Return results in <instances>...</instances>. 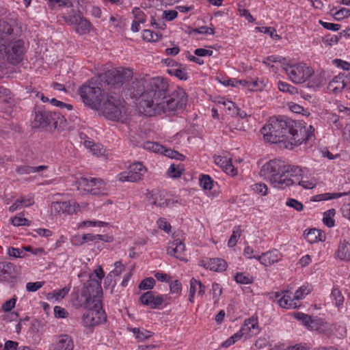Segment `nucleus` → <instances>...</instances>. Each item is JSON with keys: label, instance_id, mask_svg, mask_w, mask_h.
Returning <instances> with one entry per match:
<instances>
[{"label": "nucleus", "instance_id": "38", "mask_svg": "<svg viewBox=\"0 0 350 350\" xmlns=\"http://www.w3.org/2000/svg\"><path fill=\"white\" fill-rule=\"evenodd\" d=\"M161 152L163 153L165 156L171 159H175L179 161H183L185 159V157L183 154L174 150L167 149L164 148L163 151Z\"/></svg>", "mask_w": 350, "mask_h": 350}, {"label": "nucleus", "instance_id": "17", "mask_svg": "<svg viewBox=\"0 0 350 350\" xmlns=\"http://www.w3.org/2000/svg\"><path fill=\"white\" fill-rule=\"evenodd\" d=\"M185 245L180 239H175L167 247V254L182 260L185 251Z\"/></svg>", "mask_w": 350, "mask_h": 350}, {"label": "nucleus", "instance_id": "59", "mask_svg": "<svg viewBox=\"0 0 350 350\" xmlns=\"http://www.w3.org/2000/svg\"><path fill=\"white\" fill-rule=\"evenodd\" d=\"M157 225L160 229L163 230L167 233H169L171 230V225L166 221L165 218H160L157 221Z\"/></svg>", "mask_w": 350, "mask_h": 350}, {"label": "nucleus", "instance_id": "49", "mask_svg": "<svg viewBox=\"0 0 350 350\" xmlns=\"http://www.w3.org/2000/svg\"><path fill=\"white\" fill-rule=\"evenodd\" d=\"M234 280L237 283L244 284H251L253 282L252 278L245 275L243 273H237L234 276Z\"/></svg>", "mask_w": 350, "mask_h": 350}, {"label": "nucleus", "instance_id": "23", "mask_svg": "<svg viewBox=\"0 0 350 350\" xmlns=\"http://www.w3.org/2000/svg\"><path fill=\"white\" fill-rule=\"evenodd\" d=\"M150 200L152 204L159 207H164L168 204V200L165 198L164 192L153 191L150 196Z\"/></svg>", "mask_w": 350, "mask_h": 350}, {"label": "nucleus", "instance_id": "55", "mask_svg": "<svg viewBox=\"0 0 350 350\" xmlns=\"http://www.w3.org/2000/svg\"><path fill=\"white\" fill-rule=\"evenodd\" d=\"M286 206L293 208L297 211H301L304 208L303 204L298 200L293 198L288 199L286 202Z\"/></svg>", "mask_w": 350, "mask_h": 350}, {"label": "nucleus", "instance_id": "48", "mask_svg": "<svg viewBox=\"0 0 350 350\" xmlns=\"http://www.w3.org/2000/svg\"><path fill=\"white\" fill-rule=\"evenodd\" d=\"M331 295L336 301L335 305L337 307H339L342 304L344 301V297L338 288H333Z\"/></svg>", "mask_w": 350, "mask_h": 350}, {"label": "nucleus", "instance_id": "7", "mask_svg": "<svg viewBox=\"0 0 350 350\" xmlns=\"http://www.w3.org/2000/svg\"><path fill=\"white\" fill-rule=\"evenodd\" d=\"M83 103L90 108L98 110L100 104L106 98L107 94L101 90L96 82L88 81L79 89Z\"/></svg>", "mask_w": 350, "mask_h": 350}, {"label": "nucleus", "instance_id": "11", "mask_svg": "<svg viewBox=\"0 0 350 350\" xmlns=\"http://www.w3.org/2000/svg\"><path fill=\"white\" fill-rule=\"evenodd\" d=\"M5 53L1 58H6L12 64L19 63L23 59L24 42L22 40H18L12 43L9 41L7 49H5Z\"/></svg>", "mask_w": 350, "mask_h": 350}, {"label": "nucleus", "instance_id": "24", "mask_svg": "<svg viewBox=\"0 0 350 350\" xmlns=\"http://www.w3.org/2000/svg\"><path fill=\"white\" fill-rule=\"evenodd\" d=\"M345 86V82L344 81L343 76L338 75L329 83L327 88L334 93H338L343 90Z\"/></svg>", "mask_w": 350, "mask_h": 350}, {"label": "nucleus", "instance_id": "16", "mask_svg": "<svg viewBox=\"0 0 350 350\" xmlns=\"http://www.w3.org/2000/svg\"><path fill=\"white\" fill-rule=\"evenodd\" d=\"M254 258L258 259L262 265L267 267L278 262L281 258V254L277 250H274L263 253L261 256H254Z\"/></svg>", "mask_w": 350, "mask_h": 350}, {"label": "nucleus", "instance_id": "5", "mask_svg": "<svg viewBox=\"0 0 350 350\" xmlns=\"http://www.w3.org/2000/svg\"><path fill=\"white\" fill-rule=\"evenodd\" d=\"M97 111L111 121L124 122L126 120L127 108L125 101L114 95L107 94Z\"/></svg>", "mask_w": 350, "mask_h": 350}, {"label": "nucleus", "instance_id": "41", "mask_svg": "<svg viewBox=\"0 0 350 350\" xmlns=\"http://www.w3.org/2000/svg\"><path fill=\"white\" fill-rule=\"evenodd\" d=\"M242 230H241L240 226H236L232 232V234L231 235L228 245L230 247H232L236 245L238 239L241 235Z\"/></svg>", "mask_w": 350, "mask_h": 350}, {"label": "nucleus", "instance_id": "64", "mask_svg": "<svg viewBox=\"0 0 350 350\" xmlns=\"http://www.w3.org/2000/svg\"><path fill=\"white\" fill-rule=\"evenodd\" d=\"M43 286V282H28L26 284L27 291L29 292H35L40 289Z\"/></svg>", "mask_w": 350, "mask_h": 350}, {"label": "nucleus", "instance_id": "60", "mask_svg": "<svg viewBox=\"0 0 350 350\" xmlns=\"http://www.w3.org/2000/svg\"><path fill=\"white\" fill-rule=\"evenodd\" d=\"M16 302V298L13 297L3 303L1 308L4 312H10L12 308L15 307Z\"/></svg>", "mask_w": 350, "mask_h": 350}, {"label": "nucleus", "instance_id": "15", "mask_svg": "<svg viewBox=\"0 0 350 350\" xmlns=\"http://www.w3.org/2000/svg\"><path fill=\"white\" fill-rule=\"evenodd\" d=\"M200 265L208 269L211 271H225L227 267L226 262L221 258H210L206 260H202Z\"/></svg>", "mask_w": 350, "mask_h": 350}, {"label": "nucleus", "instance_id": "39", "mask_svg": "<svg viewBox=\"0 0 350 350\" xmlns=\"http://www.w3.org/2000/svg\"><path fill=\"white\" fill-rule=\"evenodd\" d=\"M161 34L159 33H154L152 31L146 29L144 31L143 39L148 42H156L160 40Z\"/></svg>", "mask_w": 350, "mask_h": 350}, {"label": "nucleus", "instance_id": "52", "mask_svg": "<svg viewBox=\"0 0 350 350\" xmlns=\"http://www.w3.org/2000/svg\"><path fill=\"white\" fill-rule=\"evenodd\" d=\"M169 73L174 75L181 80L187 79V73L184 70L179 68H172L169 70Z\"/></svg>", "mask_w": 350, "mask_h": 350}, {"label": "nucleus", "instance_id": "10", "mask_svg": "<svg viewBox=\"0 0 350 350\" xmlns=\"http://www.w3.org/2000/svg\"><path fill=\"white\" fill-rule=\"evenodd\" d=\"M87 312L83 314L82 323L86 327L96 326L106 320V314L102 308L101 301H96L88 307Z\"/></svg>", "mask_w": 350, "mask_h": 350}, {"label": "nucleus", "instance_id": "56", "mask_svg": "<svg viewBox=\"0 0 350 350\" xmlns=\"http://www.w3.org/2000/svg\"><path fill=\"white\" fill-rule=\"evenodd\" d=\"M4 94L5 96L3 98V101L9 105H14V99L12 96L10 95V92L8 89H5L3 88H0V94Z\"/></svg>", "mask_w": 350, "mask_h": 350}, {"label": "nucleus", "instance_id": "63", "mask_svg": "<svg viewBox=\"0 0 350 350\" xmlns=\"http://www.w3.org/2000/svg\"><path fill=\"white\" fill-rule=\"evenodd\" d=\"M133 13L135 19L139 23H144L146 21V16L144 12L138 8H135L133 10Z\"/></svg>", "mask_w": 350, "mask_h": 350}, {"label": "nucleus", "instance_id": "28", "mask_svg": "<svg viewBox=\"0 0 350 350\" xmlns=\"http://www.w3.org/2000/svg\"><path fill=\"white\" fill-rule=\"evenodd\" d=\"M52 206L57 210L58 208L65 210L68 213L72 214L77 211L76 210V204L74 202L73 205H71L70 202H53L52 203Z\"/></svg>", "mask_w": 350, "mask_h": 350}, {"label": "nucleus", "instance_id": "50", "mask_svg": "<svg viewBox=\"0 0 350 350\" xmlns=\"http://www.w3.org/2000/svg\"><path fill=\"white\" fill-rule=\"evenodd\" d=\"M256 29H258L260 32L269 34L271 36V38L273 39L278 40L280 38V36H278L277 33H275V29L273 27H256Z\"/></svg>", "mask_w": 350, "mask_h": 350}, {"label": "nucleus", "instance_id": "32", "mask_svg": "<svg viewBox=\"0 0 350 350\" xmlns=\"http://www.w3.org/2000/svg\"><path fill=\"white\" fill-rule=\"evenodd\" d=\"M14 272V266L10 262H0V277L10 275Z\"/></svg>", "mask_w": 350, "mask_h": 350}, {"label": "nucleus", "instance_id": "46", "mask_svg": "<svg viewBox=\"0 0 350 350\" xmlns=\"http://www.w3.org/2000/svg\"><path fill=\"white\" fill-rule=\"evenodd\" d=\"M200 184L204 189L210 190L213 187V181L208 175H203L200 179Z\"/></svg>", "mask_w": 350, "mask_h": 350}, {"label": "nucleus", "instance_id": "2", "mask_svg": "<svg viewBox=\"0 0 350 350\" xmlns=\"http://www.w3.org/2000/svg\"><path fill=\"white\" fill-rule=\"evenodd\" d=\"M169 84L162 77H150L148 80L146 90L148 104L145 115L168 113L182 110L187 104V95L185 90L178 88L172 93H167Z\"/></svg>", "mask_w": 350, "mask_h": 350}, {"label": "nucleus", "instance_id": "21", "mask_svg": "<svg viewBox=\"0 0 350 350\" xmlns=\"http://www.w3.org/2000/svg\"><path fill=\"white\" fill-rule=\"evenodd\" d=\"M304 236L307 241L310 243L323 241L325 239V234L322 231L315 228L310 229L308 232H305Z\"/></svg>", "mask_w": 350, "mask_h": 350}, {"label": "nucleus", "instance_id": "27", "mask_svg": "<svg viewBox=\"0 0 350 350\" xmlns=\"http://www.w3.org/2000/svg\"><path fill=\"white\" fill-rule=\"evenodd\" d=\"M129 329L130 332H132L135 335V338L139 341H144L145 340H148L150 338H151L153 335L152 332L144 329H141L140 328L131 327L129 328Z\"/></svg>", "mask_w": 350, "mask_h": 350}, {"label": "nucleus", "instance_id": "54", "mask_svg": "<svg viewBox=\"0 0 350 350\" xmlns=\"http://www.w3.org/2000/svg\"><path fill=\"white\" fill-rule=\"evenodd\" d=\"M252 189L257 193L265 196L267 193V187L264 183H257L252 185Z\"/></svg>", "mask_w": 350, "mask_h": 350}, {"label": "nucleus", "instance_id": "13", "mask_svg": "<svg viewBox=\"0 0 350 350\" xmlns=\"http://www.w3.org/2000/svg\"><path fill=\"white\" fill-rule=\"evenodd\" d=\"M259 332L258 321L254 317L246 319L241 329L237 333L239 335V338L245 336V338H250L256 335Z\"/></svg>", "mask_w": 350, "mask_h": 350}, {"label": "nucleus", "instance_id": "61", "mask_svg": "<svg viewBox=\"0 0 350 350\" xmlns=\"http://www.w3.org/2000/svg\"><path fill=\"white\" fill-rule=\"evenodd\" d=\"M310 291L306 286H301L298 290L296 291L294 298L297 300L301 299L304 295H308Z\"/></svg>", "mask_w": 350, "mask_h": 350}, {"label": "nucleus", "instance_id": "12", "mask_svg": "<svg viewBox=\"0 0 350 350\" xmlns=\"http://www.w3.org/2000/svg\"><path fill=\"white\" fill-rule=\"evenodd\" d=\"M146 172V168L140 162L130 165L129 172L121 174L120 180L122 181L136 182L141 180Z\"/></svg>", "mask_w": 350, "mask_h": 350}, {"label": "nucleus", "instance_id": "18", "mask_svg": "<svg viewBox=\"0 0 350 350\" xmlns=\"http://www.w3.org/2000/svg\"><path fill=\"white\" fill-rule=\"evenodd\" d=\"M97 183L103 185L101 179L92 178L88 180L86 178H80L76 181V185L78 190H83L84 193H90L92 187L97 185Z\"/></svg>", "mask_w": 350, "mask_h": 350}, {"label": "nucleus", "instance_id": "42", "mask_svg": "<svg viewBox=\"0 0 350 350\" xmlns=\"http://www.w3.org/2000/svg\"><path fill=\"white\" fill-rule=\"evenodd\" d=\"M278 86L279 90L284 92H288L291 94H295L298 92L297 89L296 88L285 82L279 81L278 83Z\"/></svg>", "mask_w": 350, "mask_h": 350}, {"label": "nucleus", "instance_id": "29", "mask_svg": "<svg viewBox=\"0 0 350 350\" xmlns=\"http://www.w3.org/2000/svg\"><path fill=\"white\" fill-rule=\"evenodd\" d=\"M335 10H336L335 8H332L330 10V14H331V15H332L334 16V18L336 21H341L344 18H348L350 16V10L349 9H347L345 8H342L339 10L334 12Z\"/></svg>", "mask_w": 350, "mask_h": 350}, {"label": "nucleus", "instance_id": "62", "mask_svg": "<svg viewBox=\"0 0 350 350\" xmlns=\"http://www.w3.org/2000/svg\"><path fill=\"white\" fill-rule=\"evenodd\" d=\"M319 23L326 29L332 31H338L341 27L340 24L323 22L321 20L319 21Z\"/></svg>", "mask_w": 350, "mask_h": 350}, {"label": "nucleus", "instance_id": "34", "mask_svg": "<svg viewBox=\"0 0 350 350\" xmlns=\"http://www.w3.org/2000/svg\"><path fill=\"white\" fill-rule=\"evenodd\" d=\"M336 211L334 208L325 211L323 214V221L325 226L329 228L334 226V220L332 217L335 215Z\"/></svg>", "mask_w": 350, "mask_h": 350}, {"label": "nucleus", "instance_id": "58", "mask_svg": "<svg viewBox=\"0 0 350 350\" xmlns=\"http://www.w3.org/2000/svg\"><path fill=\"white\" fill-rule=\"evenodd\" d=\"M222 169L226 174L231 176H235L237 174V169L232 164L231 159L228 161V163H226V165H225Z\"/></svg>", "mask_w": 350, "mask_h": 350}, {"label": "nucleus", "instance_id": "40", "mask_svg": "<svg viewBox=\"0 0 350 350\" xmlns=\"http://www.w3.org/2000/svg\"><path fill=\"white\" fill-rule=\"evenodd\" d=\"M184 169L181 165L176 166L172 164L167 171V174L172 178H179L183 174Z\"/></svg>", "mask_w": 350, "mask_h": 350}, {"label": "nucleus", "instance_id": "36", "mask_svg": "<svg viewBox=\"0 0 350 350\" xmlns=\"http://www.w3.org/2000/svg\"><path fill=\"white\" fill-rule=\"evenodd\" d=\"M308 84L310 88H317L325 84V79L321 74L316 75Z\"/></svg>", "mask_w": 350, "mask_h": 350}, {"label": "nucleus", "instance_id": "6", "mask_svg": "<svg viewBox=\"0 0 350 350\" xmlns=\"http://www.w3.org/2000/svg\"><path fill=\"white\" fill-rule=\"evenodd\" d=\"M33 128L44 129L47 131L57 129L64 131L68 125L64 115L59 111H38L35 113L32 122Z\"/></svg>", "mask_w": 350, "mask_h": 350}, {"label": "nucleus", "instance_id": "44", "mask_svg": "<svg viewBox=\"0 0 350 350\" xmlns=\"http://www.w3.org/2000/svg\"><path fill=\"white\" fill-rule=\"evenodd\" d=\"M212 293L214 304H217L219 300V297L222 293V288L220 284L214 282L212 285Z\"/></svg>", "mask_w": 350, "mask_h": 350}, {"label": "nucleus", "instance_id": "20", "mask_svg": "<svg viewBox=\"0 0 350 350\" xmlns=\"http://www.w3.org/2000/svg\"><path fill=\"white\" fill-rule=\"evenodd\" d=\"M72 13H63V18L67 23L75 25V27L79 26V23L84 20L85 18L82 16L80 11H75L72 10Z\"/></svg>", "mask_w": 350, "mask_h": 350}, {"label": "nucleus", "instance_id": "31", "mask_svg": "<svg viewBox=\"0 0 350 350\" xmlns=\"http://www.w3.org/2000/svg\"><path fill=\"white\" fill-rule=\"evenodd\" d=\"M349 194V192H344V193H334L333 194H331V193H323V194H319V195H317L313 197L314 198V201H321V200H330V199H332V198H338L339 197H341V196H345V195H347Z\"/></svg>", "mask_w": 350, "mask_h": 350}, {"label": "nucleus", "instance_id": "53", "mask_svg": "<svg viewBox=\"0 0 350 350\" xmlns=\"http://www.w3.org/2000/svg\"><path fill=\"white\" fill-rule=\"evenodd\" d=\"M49 5L53 8L55 3L58 4L59 7H66L70 8L72 6V3L70 0H48Z\"/></svg>", "mask_w": 350, "mask_h": 350}, {"label": "nucleus", "instance_id": "3", "mask_svg": "<svg viewBox=\"0 0 350 350\" xmlns=\"http://www.w3.org/2000/svg\"><path fill=\"white\" fill-rule=\"evenodd\" d=\"M150 76L146 75L133 79V71L129 68H120L109 70L99 75L100 82L105 87L119 88L126 84L128 94L131 97L137 99V107L141 113L145 114L146 107L148 103L146 90Z\"/></svg>", "mask_w": 350, "mask_h": 350}, {"label": "nucleus", "instance_id": "25", "mask_svg": "<svg viewBox=\"0 0 350 350\" xmlns=\"http://www.w3.org/2000/svg\"><path fill=\"white\" fill-rule=\"evenodd\" d=\"M337 256L340 260L350 261V243L346 241L340 243L337 250Z\"/></svg>", "mask_w": 350, "mask_h": 350}, {"label": "nucleus", "instance_id": "47", "mask_svg": "<svg viewBox=\"0 0 350 350\" xmlns=\"http://www.w3.org/2000/svg\"><path fill=\"white\" fill-rule=\"evenodd\" d=\"M281 295H282V293H280L279 292L275 293V298H277V299L278 298V302L280 307L284 308H290L295 306V303H292V302L287 301L286 299H285V297H284L283 296L280 297Z\"/></svg>", "mask_w": 350, "mask_h": 350}, {"label": "nucleus", "instance_id": "43", "mask_svg": "<svg viewBox=\"0 0 350 350\" xmlns=\"http://www.w3.org/2000/svg\"><path fill=\"white\" fill-rule=\"evenodd\" d=\"M143 147L144 149L151 150L154 152H161L164 149V147L158 143L152 142H146L144 143Z\"/></svg>", "mask_w": 350, "mask_h": 350}, {"label": "nucleus", "instance_id": "14", "mask_svg": "<svg viewBox=\"0 0 350 350\" xmlns=\"http://www.w3.org/2000/svg\"><path fill=\"white\" fill-rule=\"evenodd\" d=\"M140 301L146 306H149L151 308H158L163 302L164 297L162 295H154L153 291H147L139 297Z\"/></svg>", "mask_w": 350, "mask_h": 350}, {"label": "nucleus", "instance_id": "1", "mask_svg": "<svg viewBox=\"0 0 350 350\" xmlns=\"http://www.w3.org/2000/svg\"><path fill=\"white\" fill-rule=\"evenodd\" d=\"M302 121H295L286 116L271 118L261 133L265 139L272 144H278L280 148L293 149L295 146L307 142L313 135L314 129L310 126L308 131Z\"/></svg>", "mask_w": 350, "mask_h": 350}, {"label": "nucleus", "instance_id": "51", "mask_svg": "<svg viewBox=\"0 0 350 350\" xmlns=\"http://www.w3.org/2000/svg\"><path fill=\"white\" fill-rule=\"evenodd\" d=\"M12 224L15 226H29L31 221L25 217L16 216L12 219Z\"/></svg>", "mask_w": 350, "mask_h": 350}, {"label": "nucleus", "instance_id": "8", "mask_svg": "<svg viewBox=\"0 0 350 350\" xmlns=\"http://www.w3.org/2000/svg\"><path fill=\"white\" fill-rule=\"evenodd\" d=\"M82 297H84L83 303L78 304V306L90 307L91 304H96V301H101L100 297L103 295V290L100 282L90 276V279L84 284L81 291Z\"/></svg>", "mask_w": 350, "mask_h": 350}, {"label": "nucleus", "instance_id": "22", "mask_svg": "<svg viewBox=\"0 0 350 350\" xmlns=\"http://www.w3.org/2000/svg\"><path fill=\"white\" fill-rule=\"evenodd\" d=\"M34 204L33 198L31 196L21 197L17 199L14 203L10 207L12 212L21 209L23 207H27Z\"/></svg>", "mask_w": 350, "mask_h": 350}, {"label": "nucleus", "instance_id": "33", "mask_svg": "<svg viewBox=\"0 0 350 350\" xmlns=\"http://www.w3.org/2000/svg\"><path fill=\"white\" fill-rule=\"evenodd\" d=\"M219 104L222 105L231 116H235L236 113H239V108L232 101L224 100V99L222 98V101L219 100Z\"/></svg>", "mask_w": 350, "mask_h": 350}, {"label": "nucleus", "instance_id": "57", "mask_svg": "<svg viewBox=\"0 0 350 350\" xmlns=\"http://www.w3.org/2000/svg\"><path fill=\"white\" fill-rule=\"evenodd\" d=\"M264 87V84L262 81H258V80L255 81H249L248 84V90L250 91H258L261 90Z\"/></svg>", "mask_w": 350, "mask_h": 350}, {"label": "nucleus", "instance_id": "35", "mask_svg": "<svg viewBox=\"0 0 350 350\" xmlns=\"http://www.w3.org/2000/svg\"><path fill=\"white\" fill-rule=\"evenodd\" d=\"M92 25L86 18L79 23V26L75 27V31L80 35L85 34L90 32Z\"/></svg>", "mask_w": 350, "mask_h": 350}, {"label": "nucleus", "instance_id": "45", "mask_svg": "<svg viewBox=\"0 0 350 350\" xmlns=\"http://www.w3.org/2000/svg\"><path fill=\"white\" fill-rule=\"evenodd\" d=\"M154 284L155 280L154 278H147L140 282L139 288L140 290H150L154 287Z\"/></svg>", "mask_w": 350, "mask_h": 350}, {"label": "nucleus", "instance_id": "4", "mask_svg": "<svg viewBox=\"0 0 350 350\" xmlns=\"http://www.w3.org/2000/svg\"><path fill=\"white\" fill-rule=\"evenodd\" d=\"M260 175L269 180L274 187L284 189L299 180L302 170L299 167L285 165L284 162L273 159L262 165Z\"/></svg>", "mask_w": 350, "mask_h": 350}, {"label": "nucleus", "instance_id": "9", "mask_svg": "<svg viewBox=\"0 0 350 350\" xmlns=\"http://www.w3.org/2000/svg\"><path fill=\"white\" fill-rule=\"evenodd\" d=\"M282 68L290 79L295 83H303L314 74L313 69L303 63L295 64H282Z\"/></svg>", "mask_w": 350, "mask_h": 350}, {"label": "nucleus", "instance_id": "26", "mask_svg": "<svg viewBox=\"0 0 350 350\" xmlns=\"http://www.w3.org/2000/svg\"><path fill=\"white\" fill-rule=\"evenodd\" d=\"M47 167L46 165H40L38 167H32L26 165L18 166L16 172L21 175L29 174L31 173L39 172L45 170Z\"/></svg>", "mask_w": 350, "mask_h": 350}, {"label": "nucleus", "instance_id": "30", "mask_svg": "<svg viewBox=\"0 0 350 350\" xmlns=\"http://www.w3.org/2000/svg\"><path fill=\"white\" fill-rule=\"evenodd\" d=\"M295 317L299 320L300 321L302 322V323L306 326L309 329H316V327L314 325H313L314 324V321L311 319V317L308 315V314H305L304 313H301V312H297L296 314H295Z\"/></svg>", "mask_w": 350, "mask_h": 350}, {"label": "nucleus", "instance_id": "19", "mask_svg": "<svg viewBox=\"0 0 350 350\" xmlns=\"http://www.w3.org/2000/svg\"><path fill=\"white\" fill-rule=\"evenodd\" d=\"M73 342L68 335L64 334L59 336V339L51 350H72Z\"/></svg>", "mask_w": 350, "mask_h": 350}, {"label": "nucleus", "instance_id": "37", "mask_svg": "<svg viewBox=\"0 0 350 350\" xmlns=\"http://www.w3.org/2000/svg\"><path fill=\"white\" fill-rule=\"evenodd\" d=\"M13 33V28L12 26L5 21L0 22V35L5 38H8V36Z\"/></svg>", "mask_w": 350, "mask_h": 350}]
</instances>
